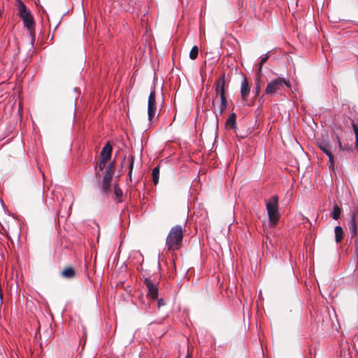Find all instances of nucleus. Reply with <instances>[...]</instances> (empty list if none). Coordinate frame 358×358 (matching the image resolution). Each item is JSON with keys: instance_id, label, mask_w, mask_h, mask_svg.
Here are the masks:
<instances>
[{"instance_id": "18", "label": "nucleus", "mask_w": 358, "mask_h": 358, "mask_svg": "<svg viewBox=\"0 0 358 358\" xmlns=\"http://www.w3.org/2000/svg\"><path fill=\"white\" fill-rule=\"evenodd\" d=\"M199 54V48L197 46H194L189 52V57L192 59H195L197 58Z\"/></svg>"}, {"instance_id": "12", "label": "nucleus", "mask_w": 358, "mask_h": 358, "mask_svg": "<svg viewBox=\"0 0 358 358\" xmlns=\"http://www.w3.org/2000/svg\"><path fill=\"white\" fill-rule=\"evenodd\" d=\"M335 232V241L336 242L340 243L343 238V231L341 227L336 226L334 229Z\"/></svg>"}, {"instance_id": "6", "label": "nucleus", "mask_w": 358, "mask_h": 358, "mask_svg": "<svg viewBox=\"0 0 358 358\" xmlns=\"http://www.w3.org/2000/svg\"><path fill=\"white\" fill-rule=\"evenodd\" d=\"M157 114L156 94L155 87L152 90L148 97V116L150 123L152 122Z\"/></svg>"}, {"instance_id": "24", "label": "nucleus", "mask_w": 358, "mask_h": 358, "mask_svg": "<svg viewBox=\"0 0 358 358\" xmlns=\"http://www.w3.org/2000/svg\"><path fill=\"white\" fill-rule=\"evenodd\" d=\"M336 141H337V143H338V149L340 150H343L342 144H341V143L340 141V139H339V138L338 136H336Z\"/></svg>"}, {"instance_id": "19", "label": "nucleus", "mask_w": 358, "mask_h": 358, "mask_svg": "<svg viewBox=\"0 0 358 358\" xmlns=\"http://www.w3.org/2000/svg\"><path fill=\"white\" fill-rule=\"evenodd\" d=\"M134 157L130 155L128 157V162H129V177L130 178V180H131V173H132V170H133V167H134Z\"/></svg>"}, {"instance_id": "22", "label": "nucleus", "mask_w": 358, "mask_h": 358, "mask_svg": "<svg viewBox=\"0 0 358 358\" xmlns=\"http://www.w3.org/2000/svg\"><path fill=\"white\" fill-rule=\"evenodd\" d=\"M267 59H268V57L266 56L261 59V62H259V72L262 71V66L266 62Z\"/></svg>"}, {"instance_id": "8", "label": "nucleus", "mask_w": 358, "mask_h": 358, "mask_svg": "<svg viewBox=\"0 0 358 358\" xmlns=\"http://www.w3.org/2000/svg\"><path fill=\"white\" fill-rule=\"evenodd\" d=\"M318 147L322 150L329 157V162L331 167L334 166V156L332 154V145L327 141H322L318 143Z\"/></svg>"}, {"instance_id": "21", "label": "nucleus", "mask_w": 358, "mask_h": 358, "mask_svg": "<svg viewBox=\"0 0 358 358\" xmlns=\"http://www.w3.org/2000/svg\"><path fill=\"white\" fill-rule=\"evenodd\" d=\"M114 193L117 197H120L122 195V192L117 186H115Z\"/></svg>"}, {"instance_id": "13", "label": "nucleus", "mask_w": 358, "mask_h": 358, "mask_svg": "<svg viewBox=\"0 0 358 358\" xmlns=\"http://www.w3.org/2000/svg\"><path fill=\"white\" fill-rule=\"evenodd\" d=\"M113 164L111 163L106 169L105 171V175L103 177V180L105 181H111V179L113 176Z\"/></svg>"}, {"instance_id": "23", "label": "nucleus", "mask_w": 358, "mask_h": 358, "mask_svg": "<svg viewBox=\"0 0 358 358\" xmlns=\"http://www.w3.org/2000/svg\"><path fill=\"white\" fill-rule=\"evenodd\" d=\"M106 162L107 161H105L104 159H101V161L100 162L99 164L98 165V167L100 171H102L104 169Z\"/></svg>"}, {"instance_id": "10", "label": "nucleus", "mask_w": 358, "mask_h": 358, "mask_svg": "<svg viewBox=\"0 0 358 358\" xmlns=\"http://www.w3.org/2000/svg\"><path fill=\"white\" fill-rule=\"evenodd\" d=\"M112 147L109 143H108L102 149L101 155V159L105 161H108L111 156Z\"/></svg>"}, {"instance_id": "26", "label": "nucleus", "mask_w": 358, "mask_h": 358, "mask_svg": "<svg viewBox=\"0 0 358 358\" xmlns=\"http://www.w3.org/2000/svg\"><path fill=\"white\" fill-rule=\"evenodd\" d=\"M259 92H260V85H259V84H257V86H256V95H258L259 94Z\"/></svg>"}, {"instance_id": "4", "label": "nucleus", "mask_w": 358, "mask_h": 358, "mask_svg": "<svg viewBox=\"0 0 358 358\" xmlns=\"http://www.w3.org/2000/svg\"><path fill=\"white\" fill-rule=\"evenodd\" d=\"M284 85H285L287 87H290L289 81L285 78L278 77L268 83L265 90V93L266 94L273 96L275 93L282 91V90L284 87Z\"/></svg>"}, {"instance_id": "7", "label": "nucleus", "mask_w": 358, "mask_h": 358, "mask_svg": "<svg viewBox=\"0 0 358 358\" xmlns=\"http://www.w3.org/2000/svg\"><path fill=\"white\" fill-rule=\"evenodd\" d=\"M349 229L352 236H355L357 234L358 229V210L355 209L350 212V220L348 222Z\"/></svg>"}, {"instance_id": "15", "label": "nucleus", "mask_w": 358, "mask_h": 358, "mask_svg": "<svg viewBox=\"0 0 358 358\" xmlns=\"http://www.w3.org/2000/svg\"><path fill=\"white\" fill-rule=\"evenodd\" d=\"M61 275L67 279L73 278L76 275L75 270H63Z\"/></svg>"}, {"instance_id": "1", "label": "nucleus", "mask_w": 358, "mask_h": 358, "mask_svg": "<svg viewBox=\"0 0 358 358\" xmlns=\"http://www.w3.org/2000/svg\"><path fill=\"white\" fill-rule=\"evenodd\" d=\"M182 227L180 225L172 227L166 237V248L169 251L179 250L182 246Z\"/></svg>"}, {"instance_id": "2", "label": "nucleus", "mask_w": 358, "mask_h": 358, "mask_svg": "<svg viewBox=\"0 0 358 358\" xmlns=\"http://www.w3.org/2000/svg\"><path fill=\"white\" fill-rule=\"evenodd\" d=\"M266 208L268 215V221L271 227L276 225L280 218V213L278 211V197L273 195L266 203Z\"/></svg>"}, {"instance_id": "5", "label": "nucleus", "mask_w": 358, "mask_h": 358, "mask_svg": "<svg viewBox=\"0 0 358 358\" xmlns=\"http://www.w3.org/2000/svg\"><path fill=\"white\" fill-rule=\"evenodd\" d=\"M224 75L220 77L215 83V91L217 94L220 96L221 106L220 110L223 111L227 108V99L225 97V89H224Z\"/></svg>"}, {"instance_id": "14", "label": "nucleus", "mask_w": 358, "mask_h": 358, "mask_svg": "<svg viewBox=\"0 0 358 358\" xmlns=\"http://www.w3.org/2000/svg\"><path fill=\"white\" fill-rule=\"evenodd\" d=\"M226 126L229 129H234L236 127V115L231 114L227 120Z\"/></svg>"}, {"instance_id": "3", "label": "nucleus", "mask_w": 358, "mask_h": 358, "mask_svg": "<svg viewBox=\"0 0 358 358\" xmlns=\"http://www.w3.org/2000/svg\"><path fill=\"white\" fill-rule=\"evenodd\" d=\"M17 8L18 14L22 19L24 26L30 31L33 29L34 27L33 17L21 0H17Z\"/></svg>"}, {"instance_id": "27", "label": "nucleus", "mask_w": 358, "mask_h": 358, "mask_svg": "<svg viewBox=\"0 0 358 358\" xmlns=\"http://www.w3.org/2000/svg\"><path fill=\"white\" fill-rule=\"evenodd\" d=\"M126 160V157H124L123 162Z\"/></svg>"}, {"instance_id": "9", "label": "nucleus", "mask_w": 358, "mask_h": 358, "mask_svg": "<svg viewBox=\"0 0 358 358\" xmlns=\"http://www.w3.org/2000/svg\"><path fill=\"white\" fill-rule=\"evenodd\" d=\"M145 285L148 289V296L155 300L158 296V287L152 282L149 278H146L144 281Z\"/></svg>"}, {"instance_id": "17", "label": "nucleus", "mask_w": 358, "mask_h": 358, "mask_svg": "<svg viewBox=\"0 0 358 358\" xmlns=\"http://www.w3.org/2000/svg\"><path fill=\"white\" fill-rule=\"evenodd\" d=\"M159 178V167H155L152 170V178H153V182L155 185H157L158 183Z\"/></svg>"}, {"instance_id": "11", "label": "nucleus", "mask_w": 358, "mask_h": 358, "mask_svg": "<svg viewBox=\"0 0 358 358\" xmlns=\"http://www.w3.org/2000/svg\"><path fill=\"white\" fill-rule=\"evenodd\" d=\"M249 92H250V87L248 85V83L247 81V79L245 78H244L241 83V96H242L243 99L245 100L246 99Z\"/></svg>"}, {"instance_id": "20", "label": "nucleus", "mask_w": 358, "mask_h": 358, "mask_svg": "<svg viewBox=\"0 0 358 358\" xmlns=\"http://www.w3.org/2000/svg\"><path fill=\"white\" fill-rule=\"evenodd\" d=\"M110 181H105V180H103V186H102V189H103V191L106 193L107 192V191L110 188Z\"/></svg>"}, {"instance_id": "25", "label": "nucleus", "mask_w": 358, "mask_h": 358, "mask_svg": "<svg viewBox=\"0 0 358 358\" xmlns=\"http://www.w3.org/2000/svg\"><path fill=\"white\" fill-rule=\"evenodd\" d=\"M157 303H158L159 307L162 306L165 304V303L164 302V300L162 299H159L157 301Z\"/></svg>"}, {"instance_id": "28", "label": "nucleus", "mask_w": 358, "mask_h": 358, "mask_svg": "<svg viewBox=\"0 0 358 358\" xmlns=\"http://www.w3.org/2000/svg\"><path fill=\"white\" fill-rule=\"evenodd\" d=\"M186 358H187V357H186Z\"/></svg>"}, {"instance_id": "16", "label": "nucleus", "mask_w": 358, "mask_h": 358, "mask_svg": "<svg viewBox=\"0 0 358 358\" xmlns=\"http://www.w3.org/2000/svg\"><path fill=\"white\" fill-rule=\"evenodd\" d=\"M341 212V208L337 205H336L333 208L332 212L331 213V217L334 220H338L340 217Z\"/></svg>"}]
</instances>
